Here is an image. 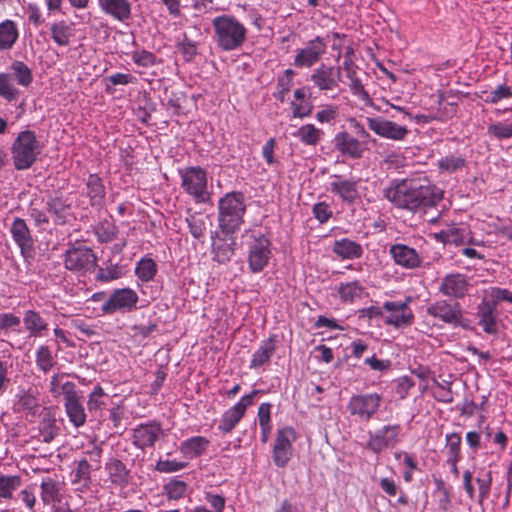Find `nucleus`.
Returning a JSON list of instances; mask_svg holds the SVG:
<instances>
[{
    "label": "nucleus",
    "instance_id": "f257e3e1",
    "mask_svg": "<svg viewBox=\"0 0 512 512\" xmlns=\"http://www.w3.org/2000/svg\"><path fill=\"white\" fill-rule=\"evenodd\" d=\"M384 197L395 206L416 211L435 206L443 197L442 191L430 184L403 180L384 189Z\"/></svg>",
    "mask_w": 512,
    "mask_h": 512
},
{
    "label": "nucleus",
    "instance_id": "f03ea898",
    "mask_svg": "<svg viewBox=\"0 0 512 512\" xmlns=\"http://www.w3.org/2000/svg\"><path fill=\"white\" fill-rule=\"evenodd\" d=\"M213 38L224 52L240 49L247 41L248 30L235 16L222 14L212 20Z\"/></svg>",
    "mask_w": 512,
    "mask_h": 512
},
{
    "label": "nucleus",
    "instance_id": "7ed1b4c3",
    "mask_svg": "<svg viewBox=\"0 0 512 512\" xmlns=\"http://www.w3.org/2000/svg\"><path fill=\"white\" fill-rule=\"evenodd\" d=\"M245 197L242 192L226 193L218 202V226L225 235L238 231L244 222Z\"/></svg>",
    "mask_w": 512,
    "mask_h": 512
},
{
    "label": "nucleus",
    "instance_id": "20e7f679",
    "mask_svg": "<svg viewBox=\"0 0 512 512\" xmlns=\"http://www.w3.org/2000/svg\"><path fill=\"white\" fill-rule=\"evenodd\" d=\"M42 146L34 131L25 130L18 134L11 146L13 164L17 170H27L36 162Z\"/></svg>",
    "mask_w": 512,
    "mask_h": 512
},
{
    "label": "nucleus",
    "instance_id": "39448f33",
    "mask_svg": "<svg viewBox=\"0 0 512 512\" xmlns=\"http://www.w3.org/2000/svg\"><path fill=\"white\" fill-rule=\"evenodd\" d=\"M181 186L196 202L205 203L210 194L207 190V172L201 167H188L180 171Z\"/></svg>",
    "mask_w": 512,
    "mask_h": 512
},
{
    "label": "nucleus",
    "instance_id": "423d86ee",
    "mask_svg": "<svg viewBox=\"0 0 512 512\" xmlns=\"http://www.w3.org/2000/svg\"><path fill=\"white\" fill-rule=\"evenodd\" d=\"M97 260V256L91 248L79 246L66 251L64 264L70 271L88 272L94 270Z\"/></svg>",
    "mask_w": 512,
    "mask_h": 512
},
{
    "label": "nucleus",
    "instance_id": "0eeeda50",
    "mask_svg": "<svg viewBox=\"0 0 512 512\" xmlns=\"http://www.w3.org/2000/svg\"><path fill=\"white\" fill-rule=\"evenodd\" d=\"M411 297H407L404 301H386L383 309L388 313L384 317V322L395 327H407L412 324L414 315L409 308Z\"/></svg>",
    "mask_w": 512,
    "mask_h": 512
},
{
    "label": "nucleus",
    "instance_id": "6e6552de",
    "mask_svg": "<svg viewBox=\"0 0 512 512\" xmlns=\"http://www.w3.org/2000/svg\"><path fill=\"white\" fill-rule=\"evenodd\" d=\"M401 430L399 424L385 425L377 429L374 433H370L366 448L380 454L385 449L394 447L399 441Z\"/></svg>",
    "mask_w": 512,
    "mask_h": 512
},
{
    "label": "nucleus",
    "instance_id": "1a4fd4ad",
    "mask_svg": "<svg viewBox=\"0 0 512 512\" xmlns=\"http://www.w3.org/2000/svg\"><path fill=\"white\" fill-rule=\"evenodd\" d=\"M381 404V396L377 393L354 395L350 398L347 409L351 415L368 421L377 412Z\"/></svg>",
    "mask_w": 512,
    "mask_h": 512
},
{
    "label": "nucleus",
    "instance_id": "9d476101",
    "mask_svg": "<svg viewBox=\"0 0 512 512\" xmlns=\"http://www.w3.org/2000/svg\"><path fill=\"white\" fill-rule=\"evenodd\" d=\"M62 390L64 391V406L70 422L77 428L83 426L86 422V414L80 403L76 385L67 381L62 384Z\"/></svg>",
    "mask_w": 512,
    "mask_h": 512
},
{
    "label": "nucleus",
    "instance_id": "9b49d317",
    "mask_svg": "<svg viewBox=\"0 0 512 512\" xmlns=\"http://www.w3.org/2000/svg\"><path fill=\"white\" fill-rule=\"evenodd\" d=\"M426 312L428 315L452 326H464L462 323V307L458 302L438 300L430 304Z\"/></svg>",
    "mask_w": 512,
    "mask_h": 512
},
{
    "label": "nucleus",
    "instance_id": "f8f14e48",
    "mask_svg": "<svg viewBox=\"0 0 512 512\" xmlns=\"http://www.w3.org/2000/svg\"><path fill=\"white\" fill-rule=\"evenodd\" d=\"M296 433L292 427H285L277 432L273 447V461L277 467H285L292 456V443Z\"/></svg>",
    "mask_w": 512,
    "mask_h": 512
},
{
    "label": "nucleus",
    "instance_id": "ddd939ff",
    "mask_svg": "<svg viewBox=\"0 0 512 512\" xmlns=\"http://www.w3.org/2000/svg\"><path fill=\"white\" fill-rule=\"evenodd\" d=\"M138 300V295L133 289H117L102 304L101 310L106 314H113L116 311H131L136 307Z\"/></svg>",
    "mask_w": 512,
    "mask_h": 512
},
{
    "label": "nucleus",
    "instance_id": "4468645a",
    "mask_svg": "<svg viewBox=\"0 0 512 512\" xmlns=\"http://www.w3.org/2000/svg\"><path fill=\"white\" fill-rule=\"evenodd\" d=\"M258 393H260V390H253L250 394L242 396L233 407L225 411L222 415L218 429L224 433L231 432L244 416L246 409L252 405L254 398Z\"/></svg>",
    "mask_w": 512,
    "mask_h": 512
},
{
    "label": "nucleus",
    "instance_id": "2eb2a0df",
    "mask_svg": "<svg viewBox=\"0 0 512 512\" xmlns=\"http://www.w3.org/2000/svg\"><path fill=\"white\" fill-rule=\"evenodd\" d=\"M270 241L265 236H260L250 245L248 254L249 268L253 273L261 272L268 264L271 257Z\"/></svg>",
    "mask_w": 512,
    "mask_h": 512
},
{
    "label": "nucleus",
    "instance_id": "dca6fc26",
    "mask_svg": "<svg viewBox=\"0 0 512 512\" xmlns=\"http://www.w3.org/2000/svg\"><path fill=\"white\" fill-rule=\"evenodd\" d=\"M366 121L368 128L383 138L401 141L405 139L409 133L406 126H401L393 121L380 117H368Z\"/></svg>",
    "mask_w": 512,
    "mask_h": 512
},
{
    "label": "nucleus",
    "instance_id": "f3484780",
    "mask_svg": "<svg viewBox=\"0 0 512 512\" xmlns=\"http://www.w3.org/2000/svg\"><path fill=\"white\" fill-rule=\"evenodd\" d=\"M10 234L20 248L21 255L24 258L31 257L34 252V239L31 231L22 218H15L9 228Z\"/></svg>",
    "mask_w": 512,
    "mask_h": 512
},
{
    "label": "nucleus",
    "instance_id": "a211bd4d",
    "mask_svg": "<svg viewBox=\"0 0 512 512\" xmlns=\"http://www.w3.org/2000/svg\"><path fill=\"white\" fill-rule=\"evenodd\" d=\"M325 52V42L320 37H316L309 41L304 48L297 50L293 64L298 68L311 67L320 60Z\"/></svg>",
    "mask_w": 512,
    "mask_h": 512
},
{
    "label": "nucleus",
    "instance_id": "6ab92c4d",
    "mask_svg": "<svg viewBox=\"0 0 512 512\" xmlns=\"http://www.w3.org/2000/svg\"><path fill=\"white\" fill-rule=\"evenodd\" d=\"M333 181L330 183V191L339 196V198L348 204H353L361 198L358 189L359 179H347L341 175H333Z\"/></svg>",
    "mask_w": 512,
    "mask_h": 512
},
{
    "label": "nucleus",
    "instance_id": "aec40b11",
    "mask_svg": "<svg viewBox=\"0 0 512 512\" xmlns=\"http://www.w3.org/2000/svg\"><path fill=\"white\" fill-rule=\"evenodd\" d=\"M341 80V68L320 65L311 74V81L321 91L333 90L338 87Z\"/></svg>",
    "mask_w": 512,
    "mask_h": 512
},
{
    "label": "nucleus",
    "instance_id": "412c9836",
    "mask_svg": "<svg viewBox=\"0 0 512 512\" xmlns=\"http://www.w3.org/2000/svg\"><path fill=\"white\" fill-rule=\"evenodd\" d=\"M470 284L465 275L460 273L448 274L441 282L439 291L448 297L455 299L463 298L468 292Z\"/></svg>",
    "mask_w": 512,
    "mask_h": 512
},
{
    "label": "nucleus",
    "instance_id": "4be33fe9",
    "mask_svg": "<svg viewBox=\"0 0 512 512\" xmlns=\"http://www.w3.org/2000/svg\"><path fill=\"white\" fill-rule=\"evenodd\" d=\"M161 432V426L156 422L140 424L133 430V444L142 450L147 447H152Z\"/></svg>",
    "mask_w": 512,
    "mask_h": 512
},
{
    "label": "nucleus",
    "instance_id": "5701e85b",
    "mask_svg": "<svg viewBox=\"0 0 512 512\" xmlns=\"http://www.w3.org/2000/svg\"><path fill=\"white\" fill-rule=\"evenodd\" d=\"M212 260L219 264H227L234 255L235 239L221 237L217 231L211 233Z\"/></svg>",
    "mask_w": 512,
    "mask_h": 512
},
{
    "label": "nucleus",
    "instance_id": "b1692460",
    "mask_svg": "<svg viewBox=\"0 0 512 512\" xmlns=\"http://www.w3.org/2000/svg\"><path fill=\"white\" fill-rule=\"evenodd\" d=\"M335 148L345 156L359 159L363 156L365 145L347 132H340L334 138Z\"/></svg>",
    "mask_w": 512,
    "mask_h": 512
},
{
    "label": "nucleus",
    "instance_id": "393cba45",
    "mask_svg": "<svg viewBox=\"0 0 512 512\" xmlns=\"http://www.w3.org/2000/svg\"><path fill=\"white\" fill-rule=\"evenodd\" d=\"M390 254L397 265L407 269L416 268L421 263V257L417 251L405 244L392 245Z\"/></svg>",
    "mask_w": 512,
    "mask_h": 512
},
{
    "label": "nucleus",
    "instance_id": "a878e982",
    "mask_svg": "<svg viewBox=\"0 0 512 512\" xmlns=\"http://www.w3.org/2000/svg\"><path fill=\"white\" fill-rule=\"evenodd\" d=\"M99 7L108 16L120 22L131 18V3L129 0H98Z\"/></svg>",
    "mask_w": 512,
    "mask_h": 512
},
{
    "label": "nucleus",
    "instance_id": "bb28decb",
    "mask_svg": "<svg viewBox=\"0 0 512 512\" xmlns=\"http://www.w3.org/2000/svg\"><path fill=\"white\" fill-rule=\"evenodd\" d=\"M210 441L203 436H194L187 440H184L179 447L180 452L186 459H194L202 456Z\"/></svg>",
    "mask_w": 512,
    "mask_h": 512
},
{
    "label": "nucleus",
    "instance_id": "cd10ccee",
    "mask_svg": "<svg viewBox=\"0 0 512 512\" xmlns=\"http://www.w3.org/2000/svg\"><path fill=\"white\" fill-rule=\"evenodd\" d=\"M23 322L30 337H42L48 330L47 321L35 310L25 311Z\"/></svg>",
    "mask_w": 512,
    "mask_h": 512
},
{
    "label": "nucleus",
    "instance_id": "c85d7f7f",
    "mask_svg": "<svg viewBox=\"0 0 512 512\" xmlns=\"http://www.w3.org/2000/svg\"><path fill=\"white\" fill-rule=\"evenodd\" d=\"M276 350V336L272 335L261 343L259 348L253 353L250 361V368H259L269 363Z\"/></svg>",
    "mask_w": 512,
    "mask_h": 512
},
{
    "label": "nucleus",
    "instance_id": "c756f323",
    "mask_svg": "<svg viewBox=\"0 0 512 512\" xmlns=\"http://www.w3.org/2000/svg\"><path fill=\"white\" fill-rule=\"evenodd\" d=\"M332 251L341 259H358L363 255L362 246L348 238L336 240Z\"/></svg>",
    "mask_w": 512,
    "mask_h": 512
},
{
    "label": "nucleus",
    "instance_id": "7c9ffc66",
    "mask_svg": "<svg viewBox=\"0 0 512 512\" xmlns=\"http://www.w3.org/2000/svg\"><path fill=\"white\" fill-rule=\"evenodd\" d=\"M40 418L38 426L40 437L43 442L50 443L59 432L56 419L49 409H44L40 414Z\"/></svg>",
    "mask_w": 512,
    "mask_h": 512
},
{
    "label": "nucleus",
    "instance_id": "2f4dec72",
    "mask_svg": "<svg viewBox=\"0 0 512 512\" xmlns=\"http://www.w3.org/2000/svg\"><path fill=\"white\" fill-rule=\"evenodd\" d=\"M496 306L495 303L483 302L478 308L479 325L488 334L497 332V324L495 319Z\"/></svg>",
    "mask_w": 512,
    "mask_h": 512
},
{
    "label": "nucleus",
    "instance_id": "473e14b6",
    "mask_svg": "<svg viewBox=\"0 0 512 512\" xmlns=\"http://www.w3.org/2000/svg\"><path fill=\"white\" fill-rule=\"evenodd\" d=\"M86 186L87 195L90 198L91 205H100L105 197V187L101 178L96 174L89 175Z\"/></svg>",
    "mask_w": 512,
    "mask_h": 512
},
{
    "label": "nucleus",
    "instance_id": "72a5a7b5",
    "mask_svg": "<svg viewBox=\"0 0 512 512\" xmlns=\"http://www.w3.org/2000/svg\"><path fill=\"white\" fill-rule=\"evenodd\" d=\"M18 38V30L15 23L6 20L0 23V50L11 49Z\"/></svg>",
    "mask_w": 512,
    "mask_h": 512
},
{
    "label": "nucleus",
    "instance_id": "f704fd0d",
    "mask_svg": "<svg viewBox=\"0 0 512 512\" xmlns=\"http://www.w3.org/2000/svg\"><path fill=\"white\" fill-rule=\"evenodd\" d=\"M53 41L59 46H67L73 36V29L65 21H59L50 28Z\"/></svg>",
    "mask_w": 512,
    "mask_h": 512
},
{
    "label": "nucleus",
    "instance_id": "c9c22d12",
    "mask_svg": "<svg viewBox=\"0 0 512 512\" xmlns=\"http://www.w3.org/2000/svg\"><path fill=\"white\" fill-rule=\"evenodd\" d=\"M186 222L188 224L190 233L196 239H201L204 237L208 225L211 224L208 216H204L198 213L189 215L186 218Z\"/></svg>",
    "mask_w": 512,
    "mask_h": 512
},
{
    "label": "nucleus",
    "instance_id": "e433bc0d",
    "mask_svg": "<svg viewBox=\"0 0 512 512\" xmlns=\"http://www.w3.org/2000/svg\"><path fill=\"white\" fill-rule=\"evenodd\" d=\"M10 75L21 86L28 87L33 80L31 69L22 61H14L10 66Z\"/></svg>",
    "mask_w": 512,
    "mask_h": 512
},
{
    "label": "nucleus",
    "instance_id": "4c0bfd02",
    "mask_svg": "<svg viewBox=\"0 0 512 512\" xmlns=\"http://www.w3.org/2000/svg\"><path fill=\"white\" fill-rule=\"evenodd\" d=\"M21 485L22 478L19 475L0 474V498L11 499Z\"/></svg>",
    "mask_w": 512,
    "mask_h": 512
},
{
    "label": "nucleus",
    "instance_id": "58836bf2",
    "mask_svg": "<svg viewBox=\"0 0 512 512\" xmlns=\"http://www.w3.org/2000/svg\"><path fill=\"white\" fill-rule=\"evenodd\" d=\"M293 135L305 145L315 146L320 141L322 131L313 124H306L301 126Z\"/></svg>",
    "mask_w": 512,
    "mask_h": 512
},
{
    "label": "nucleus",
    "instance_id": "ea45409f",
    "mask_svg": "<svg viewBox=\"0 0 512 512\" xmlns=\"http://www.w3.org/2000/svg\"><path fill=\"white\" fill-rule=\"evenodd\" d=\"M363 291L364 289L358 281L341 283L338 287V294L343 302H353L361 298Z\"/></svg>",
    "mask_w": 512,
    "mask_h": 512
},
{
    "label": "nucleus",
    "instance_id": "a19ab883",
    "mask_svg": "<svg viewBox=\"0 0 512 512\" xmlns=\"http://www.w3.org/2000/svg\"><path fill=\"white\" fill-rule=\"evenodd\" d=\"M41 499L44 504H51L59 501V484L52 478H46L41 482Z\"/></svg>",
    "mask_w": 512,
    "mask_h": 512
},
{
    "label": "nucleus",
    "instance_id": "79ce46f5",
    "mask_svg": "<svg viewBox=\"0 0 512 512\" xmlns=\"http://www.w3.org/2000/svg\"><path fill=\"white\" fill-rule=\"evenodd\" d=\"M14 82L13 75L0 73V96L7 101H13L19 95V90L16 88Z\"/></svg>",
    "mask_w": 512,
    "mask_h": 512
},
{
    "label": "nucleus",
    "instance_id": "37998d69",
    "mask_svg": "<svg viewBox=\"0 0 512 512\" xmlns=\"http://www.w3.org/2000/svg\"><path fill=\"white\" fill-rule=\"evenodd\" d=\"M36 365L43 373L49 372L55 365L52 352L48 346L41 345L36 350Z\"/></svg>",
    "mask_w": 512,
    "mask_h": 512
},
{
    "label": "nucleus",
    "instance_id": "c03bdc74",
    "mask_svg": "<svg viewBox=\"0 0 512 512\" xmlns=\"http://www.w3.org/2000/svg\"><path fill=\"white\" fill-rule=\"evenodd\" d=\"M509 98H512V86L503 83L497 85L483 100L488 104H498L500 101Z\"/></svg>",
    "mask_w": 512,
    "mask_h": 512
},
{
    "label": "nucleus",
    "instance_id": "a18cd8bd",
    "mask_svg": "<svg viewBox=\"0 0 512 512\" xmlns=\"http://www.w3.org/2000/svg\"><path fill=\"white\" fill-rule=\"evenodd\" d=\"M135 272L142 281H150L156 274V264L152 259H142L138 262Z\"/></svg>",
    "mask_w": 512,
    "mask_h": 512
},
{
    "label": "nucleus",
    "instance_id": "49530a36",
    "mask_svg": "<svg viewBox=\"0 0 512 512\" xmlns=\"http://www.w3.org/2000/svg\"><path fill=\"white\" fill-rule=\"evenodd\" d=\"M163 489L168 499L178 500L185 495L187 491V484L181 480H172L165 484Z\"/></svg>",
    "mask_w": 512,
    "mask_h": 512
},
{
    "label": "nucleus",
    "instance_id": "de8ad7c7",
    "mask_svg": "<svg viewBox=\"0 0 512 512\" xmlns=\"http://www.w3.org/2000/svg\"><path fill=\"white\" fill-rule=\"evenodd\" d=\"M461 435L451 433L446 435V447L448 449V462H458L460 458Z\"/></svg>",
    "mask_w": 512,
    "mask_h": 512
},
{
    "label": "nucleus",
    "instance_id": "09e8293b",
    "mask_svg": "<svg viewBox=\"0 0 512 512\" xmlns=\"http://www.w3.org/2000/svg\"><path fill=\"white\" fill-rule=\"evenodd\" d=\"M74 482H83V485L87 487L91 481V465L88 460L82 459L78 462L76 469L74 470Z\"/></svg>",
    "mask_w": 512,
    "mask_h": 512
},
{
    "label": "nucleus",
    "instance_id": "8fccbe9b",
    "mask_svg": "<svg viewBox=\"0 0 512 512\" xmlns=\"http://www.w3.org/2000/svg\"><path fill=\"white\" fill-rule=\"evenodd\" d=\"M465 165V160L462 157L453 155L446 156L439 160L438 166L440 170L452 173Z\"/></svg>",
    "mask_w": 512,
    "mask_h": 512
},
{
    "label": "nucleus",
    "instance_id": "3c124183",
    "mask_svg": "<svg viewBox=\"0 0 512 512\" xmlns=\"http://www.w3.org/2000/svg\"><path fill=\"white\" fill-rule=\"evenodd\" d=\"M488 133L497 139L512 137V123L497 122L488 127Z\"/></svg>",
    "mask_w": 512,
    "mask_h": 512
},
{
    "label": "nucleus",
    "instance_id": "603ef678",
    "mask_svg": "<svg viewBox=\"0 0 512 512\" xmlns=\"http://www.w3.org/2000/svg\"><path fill=\"white\" fill-rule=\"evenodd\" d=\"M96 235L101 243L111 242L116 237V228L109 222L100 223L96 228Z\"/></svg>",
    "mask_w": 512,
    "mask_h": 512
},
{
    "label": "nucleus",
    "instance_id": "864d4df0",
    "mask_svg": "<svg viewBox=\"0 0 512 512\" xmlns=\"http://www.w3.org/2000/svg\"><path fill=\"white\" fill-rule=\"evenodd\" d=\"M294 76V72L291 69L285 70V74L278 78V92L276 94L278 100L283 102L285 100V95L290 90L292 84V78Z\"/></svg>",
    "mask_w": 512,
    "mask_h": 512
},
{
    "label": "nucleus",
    "instance_id": "5fc2aeb1",
    "mask_svg": "<svg viewBox=\"0 0 512 512\" xmlns=\"http://www.w3.org/2000/svg\"><path fill=\"white\" fill-rule=\"evenodd\" d=\"M186 462L176 460H159L155 465V470L161 473H173L184 469Z\"/></svg>",
    "mask_w": 512,
    "mask_h": 512
},
{
    "label": "nucleus",
    "instance_id": "6e6d98bb",
    "mask_svg": "<svg viewBox=\"0 0 512 512\" xmlns=\"http://www.w3.org/2000/svg\"><path fill=\"white\" fill-rule=\"evenodd\" d=\"M131 57L135 64L142 67L153 66L156 62V56L152 52L146 50L134 51L131 54Z\"/></svg>",
    "mask_w": 512,
    "mask_h": 512
},
{
    "label": "nucleus",
    "instance_id": "4d7b16f0",
    "mask_svg": "<svg viewBox=\"0 0 512 512\" xmlns=\"http://www.w3.org/2000/svg\"><path fill=\"white\" fill-rule=\"evenodd\" d=\"M347 78L350 80V90L354 95H357L362 98H368L369 95L364 89L361 79L357 75V70L349 71L346 74Z\"/></svg>",
    "mask_w": 512,
    "mask_h": 512
},
{
    "label": "nucleus",
    "instance_id": "13d9d810",
    "mask_svg": "<svg viewBox=\"0 0 512 512\" xmlns=\"http://www.w3.org/2000/svg\"><path fill=\"white\" fill-rule=\"evenodd\" d=\"M21 323V319L13 313L0 314V330L8 331L9 329L16 330Z\"/></svg>",
    "mask_w": 512,
    "mask_h": 512
},
{
    "label": "nucleus",
    "instance_id": "bf43d9fd",
    "mask_svg": "<svg viewBox=\"0 0 512 512\" xmlns=\"http://www.w3.org/2000/svg\"><path fill=\"white\" fill-rule=\"evenodd\" d=\"M110 474L112 477H115L113 482H122L126 479L128 472L122 461L115 459L110 465Z\"/></svg>",
    "mask_w": 512,
    "mask_h": 512
},
{
    "label": "nucleus",
    "instance_id": "052dcab7",
    "mask_svg": "<svg viewBox=\"0 0 512 512\" xmlns=\"http://www.w3.org/2000/svg\"><path fill=\"white\" fill-rule=\"evenodd\" d=\"M313 214L317 220L321 223H325L332 216V211L328 204L319 202L313 206Z\"/></svg>",
    "mask_w": 512,
    "mask_h": 512
},
{
    "label": "nucleus",
    "instance_id": "680f3d73",
    "mask_svg": "<svg viewBox=\"0 0 512 512\" xmlns=\"http://www.w3.org/2000/svg\"><path fill=\"white\" fill-rule=\"evenodd\" d=\"M47 208L50 212L57 216H62L63 212L68 208L65 200L62 197H52L47 202Z\"/></svg>",
    "mask_w": 512,
    "mask_h": 512
},
{
    "label": "nucleus",
    "instance_id": "e2e57ef3",
    "mask_svg": "<svg viewBox=\"0 0 512 512\" xmlns=\"http://www.w3.org/2000/svg\"><path fill=\"white\" fill-rule=\"evenodd\" d=\"M491 473L488 472L486 474V478H480L478 477L476 479V482L479 486V502L481 503L485 498L488 497L491 487Z\"/></svg>",
    "mask_w": 512,
    "mask_h": 512
},
{
    "label": "nucleus",
    "instance_id": "0e129e2a",
    "mask_svg": "<svg viewBox=\"0 0 512 512\" xmlns=\"http://www.w3.org/2000/svg\"><path fill=\"white\" fill-rule=\"evenodd\" d=\"M490 295L495 303L500 301L512 303V292L508 289L493 287Z\"/></svg>",
    "mask_w": 512,
    "mask_h": 512
},
{
    "label": "nucleus",
    "instance_id": "69168bd1",
    "mask_svg": "<svg viewBox=\"0 0 512 512\" xmlns=\"http://www.w3.org/2000/svg\"><path fill=\"white\" fill-rule=\"evenodd\" d=\"M275 145H276L275 139L270 138L266 141V143L262 147V155L268 165H272L275 163V158H274Z\"/></svg>",
    "mask_w": 512,
    "mask_h": 512
},
{
    "label": "nucleus",
    "instance_id": "338daca9",
    "mask_svg": "<svg viewBox=\"0 0 512 512\" xmlns=\"http://www.w3.org/2000/svg\"><path fill=\"white\" fill-rule=\"evenodd\" d=\"M365 364L369 365L370 368L375 371H385L391 366V362L389 360L377 359L375 355L366 358Z\"/></svg>",
    "mask_w": 512,
    "mask_h": 512
},
{
    "label": "nucleus",
    "instance_id": "774afa93",
    "mask_svg": "<svg viewBox=\"0 0 512 512\" xmlns=\"http://www.w3.org/2000/svg\"><path fill=\"white\" fill-rule=\"evenodd\" d=\"M271 405L269 403H262L258 408V419L260 427L271 425Z\"/></svg>",
    "mask_w": 512,
    "mask_h": 512
}]
</instances>
